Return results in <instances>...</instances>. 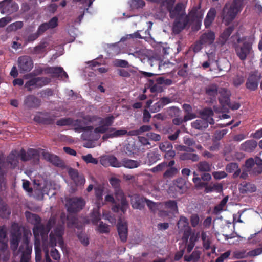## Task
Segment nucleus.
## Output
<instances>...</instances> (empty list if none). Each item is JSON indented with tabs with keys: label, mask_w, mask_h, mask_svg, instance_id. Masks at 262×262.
<instances>
[{
	"label": "nucleus",
	"mask_w": 262,
	"mask_h": 262,
	"mask_svg": "<svg viewBox=\"0 0 262 262\" xmlns=\"http://www.w3.org/2000/svg\"><path fill=\"white\" fill-rule=\"evenodd\" d=\"M145 5L143 0H132L130 2V6L132 10L142 9Z\"/></svg>",
	"instance_id": "79ce46f5"
},
{
	"label": "nucleus",
	"mask_w": 262,
	"mask_h": 262,
	"mask_svg": "<svg viewBox=\"0 0 262 262\" xmlns=\"http://www.w3.org/2000/svg\"><path fill=\"white\" fill-rule=\"evenodd\" d=\"M95 195L96 198V203L97 207L100 208L104 204L103 201L102 190L99 189H96L95 192Z\"/></svg>",
	"instance_id": "de8ad7c7"
},
{
	"label": "nucleus",
	"mask_w": 262,
	"mask_h": 262,
	"mask_svg": "<svg viewBox=\"0 0 262 262\" xmlns=\"http://www.w3.org/2000/svg\"><path fill=\"white\" fill-rule=\"evenodd\" d=\"M212 174L215 180H220L227 177V174L224 171H214Z\"/></svg>",
	"instance_id": "e2e57ef3"
},
{
	"label": "nucleus",
	"mask_w": 262,
	"mask_h": 262,
	"mask_svg": "<svg viewBox=\"0 0 262 262\" xmlns=\"http://www.w3.org/2000/svg\"><path fill=\"white\" fill-rule=\"evenodd\" d=\"M17 62L20 73L30 72L33 67V61L32 58L27 55L19 57Z\"/></svg>",
	"instance_id": "1a4fd4ad"
},
{
	"label": "nucleus",
	"mask_w": 262,
	"mask_h": 262,
	"mask_svg": "<svg viewBox=\"0 0 262 262\" xmlns=\"http://www.w3.org/2000/svg\"><path fill=\"white\" fill-rule=\"evenodd\" d=\"M228 200V198H224L220 203L219 205L215 206L214 207V211L216 212H219L223 210V207L226 205Z\"/></svg>",
	"instance_id": "338daca9"
},
{
	"label": "nucleus",
	"mask_w": 262,
	"mask_h": 262,
	"mask_svg": "<svg viewBox=\"0 0 262 262\" xmlns=\"http://www.w3.org/2000/svg\"><path fill=\"white\" fill-rule=\"evenodd\" d=\"M179 172V169L176 167H168L165 171V177H172Z\"/></svg>",
	"instance_id": "09e8293b"
},
{
	"label": "nucleus",
	"mask_w": 262,
	"mask_h": 262,
	"mask_svg": "<svg viewBox=\"0 0 262 262\" xmlns=\"http://www.w3.org/2000/svg\"><path fill=\"white\" fill-rule=\"evenodd\" d=\"M208 124L206 121L202 119H197L191 123L192 128L200 130H203L208 127Z\"/></svg>",
	"instance_id": "473e14b6"
},
{
	"label": "nucleus",
	"mask_w": 262,
	"mask_h": 262,
	"mask_svg": "<svg viewBox=\"0 0 262 262\" xmlns=\"http://www.w3.org/2000/svg\"><path fill=\"white\" fill-rule=\"evenodd\" d=\"M201 119L204 120L210 125H213L215 123L213 118L214 115L213 110L210 107H205L199 112Z\"/></svg>",
	"instance_id": "aec40b11"
},
{
	"label": "nucleus",
	"mask_w": 262,
	"mask_h": 262,
	"mask_svg": "<svg viewBox=\"0 0 262 262\" xmlns=\"http://www.w3.org/2000/svg\"><path fill=\"white\" fill-rule=\"evenodd\" d=\"M24 242L26 246V251L24 252L22 251L23 247L21 245L19 248V251L21 252L22 253L28 254V256L30 257L32 251V246L29 245V240L25 234L24 235Z\"/></svg>",
	"instance_id": "c03bdc74"
},
{
	"label": "nucleus",
	"mask_w": 262,
	"mask_h": 262,
	"mask_svg": "<svg viewBox=\"0 0 262 262\" xmlns=\"http://www.w3.org/2000/svg\"><path fill=\"white\" fill-rule=\"evenodd\" d=\"M41 149L29 148L26 152L24 149L21 148L20 150V159L24 162L32 160L35 164H37L39 161L40 151H42Z\"/></svg>",
	"instance_id": "6e6552de"
},
{
	"label": "nucleus",
	"mask_w": 262,
	"mask_h": 262,
	"mask_svg": "<svg viewBox=\"0 0 262 262\" xmlns=\"http://www.w3.org/2000/svg\"><path fill=\"white\" fill-rule=\"evenodd\" d=\"M183 234L182 239L184 242L187 243L189 237L192 234V229L190 227H187L186 229H183Z\"/></svg>",
	"instance_id": "3c124183"
},
{
	"label": "nucleus",
	"mask_w": 262,
	"mask_h": 262,
	"mask_svg": "<svg viewBox=\"0 0 262 262\" xmlns=\"http://www.w3.org/2000/svg\"><path fill=\"white\" fill-rule=\"evenodd\" d=\"M52 221L50 219L46 225L41 223L38 225L34 226L33 228V233L35 238V242L38 241L41 237L43 243L47 241L48 233L52 228Z\"/></svg>",
	"instance_id": "39448f33"
},
{
	"label": "nucleus",
	"mask_w": 262,
	"mask_h": 262,
	"mask_svg": "<svg viewBox=\"0 0 262 262\" xmlns=\"http://www.w3.org/2000/svg\"><path fill=\"white\" fill-rule=\"evenodd\" d=\"M173 24L172 31L175 34L180 33L187 25L189 19L188 16H182L180 18H176Z\"/></svg>",
	"instance_id": "4468645a"
},
{
	"label": "nucleus",
	"mask_w": 262,
	"mask_h": 262,
	"mask_svg": "<svg viewBox=\"0 0 262 262\" xmlns=\"http://www.w3.org/2000/svg\"><path fill=\"white\" fill-rule=\"evenodd\" d=\"M178 213L177 203L174 200H169L165 202V216L172 217Z\"/></svg>",
	"instance_id": "a211bd4d"
},
{
	"label": "nucleus",
	"mask_w": 262,
	"mask_h": 262,
	"mask_svg": "<svg viewBox=\"0 0 262 262\" xmlns=\"http://www.w3.org/2000/svg\"><path fill=\"white\" fill-rule=\"evenodd\" d=\"M23 26V21H18L14 22L11 24L8 28L11 31L14 30L16 31L18 29H21Z\"/></svg>",
	"instance_id": "0e129e2a"
},
{
	"label": "nucleus",
	"mask_w": 262,
	"mask_h": 262,
	"mask_svg": "<svg viewBox=\"0 0 262 262\" xmlns=\"http://www.w3.org/2000/svg\"><path fill=\"white\" fill-rule=\"evenodd\" d=\"M109 182L114 189V196L116 200L121 201V204H115L112 210L114 212L118 213L121 211L125 214L129 207V203L126 196L120 186L121 180L116 177H111L109 179Z\"/></svg>",
	"instance_id": "f257e3e1"
},
{
	"label": "nucleus",
	"mask_w": 262,
	"mask_h": 262,
	"mask_svg": "<svg viewBox=\"0 0 262 262\" xmlns=\"http://www.w3.org/2000/svg\"><path fill=\"white\" fill-rule=\"evenodd\" d=\"M40 100L33 95L27 96L24 100V105L29 108H37L40 106Z\"/></svg>",
	"instance_id": "4be33fe9"
},
{
	"label": "nucleus",
	"mask_w": 262,
	"mask_h": 262,
	"mask_svg": "<svg viewBox=\"0 0 262 262\" xmlns=\"http://www.w3.org/2000/svg\"><path fill=\"white\" fill-rule=\"evenodd\" d=\"M180 159L182 160H190L193 162H197L199 160L200 158L197 154L189 152L181 154L180 155Z\"/></svg>",
	"instance_id": "58836bf2"
},
{
	"label": "nucleus",
	"mask_w": 262,
	"mask_h": 262,
	"mask_svg": "<svg viewBox=\"0 0 262 262\" xmlns=\"http://www.w3.org/2000/svg\"><path fill=\"white\" fill-rule=\"evenodd\" d=\"M127 153L128 155L136 153L140 150V147L137 148L135 145V143L134 144H128L126 147Z\"/></svg>",
	"instance_id": "603ef678"
},
{
	"label": "nucleus",
	"mask_w": 262,
	"mask_h": 262,
	"mask_svg": "<svg viewBox=\"0 0 262 262\" xmlns=\"http://www.w3.org/2000/svg\"><path fill=\"white\" fill-rule=\"evenodd\" d=\"M25 214L28 222L33 225L34 226L41 223V220L38 215L32 213L28 211L25 212Z\"/></svg>",
	"instance_id": "cd10ccee"
},
{
	"label": "nucleus",
	"mask_w": 262,
	"mask_h": 262,
	"mask_svg": "<svg viewBox=\"0 0 262 262\" xmlns=\"http://www.w3.org/2000/svg\"><path fill=\"white\" fill-rule=\"evenodd\" d=\"M64 233V229L62 226H58L54 230L53 234L57 237L58 244L61 248L63 247L64 241L62 235Z\"/></svg>",
	"instance_id": "7c9ffc66"
},
{
	"label": "nucleus",
	"mask_w": 262,
	"mask_h": 262,
	"mask_svg": "<svg viewBox=\"0 0 262 262\" xmlns=\"http://www.w3.org/2000/svg\"><path fill=\"white\" fill-rule=\"evenodd\" d=\"M178 189L179 194L183 193L185 191V183L182 179H178L174 183H173Z\"/></svg>",
	"instance_id": "37998d69"
},
{
	"label": "nucleus",
	"mask_w": 262,
	"mask_h": 262,
	"mask_svg": "<svg viewBox=\"0 0 262 262\" xmlns=\"http://www.w3.org/2000/svg\"><path fill=\"white\" fill-rule=\"evenodd\" d=\"M97 230L100 233H108L110 232L109 226L103 222H100Z\"/></svg>",
	"instance_id": "8fccbe9b"
},
{
	"label": "nucleus",
	"mask_w": 262,
	"mask_h": 262,
	"mask_svg": "<svg viewBox=\"0 0 262 262\" xmlns=\"http://www.w3.org/2000/svg\"><path fill=\"white\" fill-rule=\"evenodd\" d=\"M141 165L140 160H134L128 158H123L121 161V167L133 169L139 167Z\"/></svg>",
	"instance_id": "a878e982"
},
{
	"label": "nucleus",
	"mask_w": 262,
	"mask_h": 262,
	"mask_svg": "<svg viewBox=\"0 0 262 262\" xmlns=\"http://www.w3.org/2000/svg\"><path fill=\"white\" fill-rule=\"evenodd\" d=\"M76 186L83 185L85 182V179L82 174H79L75 179L72 180Z\"/></svg>",
	"instance_id": "69168bd1"
},
{
	"label": "nucleus",
	"mask_w": 262,
	"mask_h": 262,
	"mask_svg": "<svg viewBox=\"0 0 262 262\" xmlns=\"http://www.w3.org/2000/svg\"><path fill=\"white\" fill-rule=\"evenodd\" d=\"M85 122L81 119L73 120L72 118L71 125L74 127V130L77 133L81 132L92 133L94 129L92 126H85Z\"/></svg>",
	"instance_id": "2eb2a0df"
},
{
	"label": "nucleus",
	"mask_w": 262,
	"mask_h": 262,
	"mask_svg": "<svg viewBox=\"0 0 262 262\" xmlns=\"http://www.w3.org/2000/svg\"><path fill=\"white\" fill-rule=\"evenodd\" d=\"M42 150V156L47 161L50 162L53 165L60 167L62 166V161L59 157L54 154L46 151L45 149Z\"/></svg>",
	"instance_id": "5701e85b"
},
{
	"label": "nucleus",
	"mask_w": 262,
	"mask_h": 262,
	"mask_svg": "<svg viewBox=\"0 0 262 262\" xmlns=\"http://www.w3.org/2000/svg\"><path fill=\"white\" fill-rule=\"evenodd\" d=\"M218 86L215 84L208 85L205 88L206 94L211 99H215L218 94Z\"/></svg>",
	"instance_id": "c756f323"
},
{
	"label": "nucleus",
	"mask_w": 262,
	"mask_h": 262,
	"mask_svg": "<svg viewBox=\"0 0 262 262\" xmlns=\"http://www.w3.org/2000/svg\"><path fill=\"white\" fill-rule=\"evenodd\" d=\"M51 81V79L48 77H34L25 84L26 88L28 91H31L33 89L40 88L49 84Z\"/></svg>",
	"instance_id": "423d86ee"
},
{
	"label": "nucleus",
	"mask_w": 262,
	"mask_h": 262,
	"mask_svg": "<svg viewBox=\"0 0 262 262\" xmlns=\"http://www.w3.org/2000/svg\"><path fill=\"white\" fill-rule=\"evenodd\" d=\"M1 13L10 14L16 12L18 8V4L12 0H5L0 3Z\"/></svg>",
	"instance_id": "ddd939ff"
},
{
	"label": "nucleus",
	"mask_w": 262,
	"mask_h": 262,
	"mask_svg": "<svg viewBox=\"0 0 262 262\" xmlns=\"http://www.w3.org/2000/svg\"><path fill=\"white\" fill-rule=\"evenodd\" d=\"M193 176V178L192 179V181L194 183L196 188L198 186H202V185H204V184L202 182V181H200V177L196 172L194 171Z\"/></svg>",
	"instance_id": "680f3d73"
},
{
	"label": "nucleus",
	"mask_w": 262,
	"mask_h": 262,
	"mask_svg": "<svg viewBox=\"0 0 262 262\" xmlns=\"http://www.w3.org/2000/svg\"><path fill=\"white\" fill-rule=\"evenodd\" d=\"M220 96L219 98V100L221 104L223 105H225L229 102L230 95L225 89H223L221 91L219 92Z\"/></svg>",
	"instance_id": "c9c22d12"
},
{
	"label": "nucleus",
	"mask_w": 262,
	"mask_h": 262,
	"mask_svg": "<svg viewBox=\"0 0 262 262\" xmlns=\"http://www.w3.org/2000/svg\"><path fill=\"white\" fill-rule=\"evenodd\" d=\"M105 201L106 202H109L112 203L113 205L112 206V208L115 204H121V201H118L116 200V199L114 198L113 195L112 194H108L105 196Z\"/></svg>",
	"instance_id": "bf43d9fd"
},
{
	"label": "nucleus",
	"mask_w": 262,
	"mask_h": 262,
	"mask_svg": "<svg viewBox=\"0 0 262 262\" xmlns=\"http://www.w3.org/2000/svg\"><path fill=\"white\" fill-rule=\"evenodd\" d=\"M19 158H20V152H18L16 150H14L8 156L7 161L8 163L15 167L18 163Z\"/></svg>",
	"instance_id": "bb28decb"
},
{
	"label": "nucleus",
	"mask_w": 262,
	"mask_h": 262,
	"mask_svg": "<svg viewBox=\"0 0 262 262\" xmlns=\"http://www.w3.org/2000/svg\"><path fill=\"white\" fill-rule=\"evenodd\" d=\"M156 81L157 83L151 86L150 88V91L151 93L155 92H162L163 91L162 87L161 84L164 83V77H160L156 78Z\"/></svg>",
	"instance_id": "e433bc0d"
},
{
	"label": "nucleus",
	"mask_w": 262,
	"mask_h": 262,
	"mask_svg": "<svg viewBox=\"0 0 262 262\" xmlns=\"http://www.w3.org/2000/svg\"><path fill=\"white\" fill-rule=\"evenodd\" d=\"M99 126L96 127L94 132L95 134H105L107 132H111L112 137H118L124 136L127 134L125 129L117 130L115 128L109 127L112 126L114 122L115 117L111 115L105 118H99Z\"/></svg>",
	"instance_id": "f03ea898"
},
{
	"label": "nucleus",
	"mask_w": 262,
	"mask_h": 262,
	"mask_svg": "<svg viewBox=\"0 0 262 262\" xmlns=\"http://www.w3.org/2000/svg\"><path fill=\"white\" fill-rule=\"evenodd\" d=\"M233 37L237 39L236 41L233 43L236 54L241 60L245 61L253 53L252 43L246 37H240L238 33L232 36V38Z\"/></svg>",
	"instance_id": "7ed1b4c3"
},
{
	"label": "nucleus",
	"mask_w": 262,
	"mask_h": 262,
	"mask_svg": "<svg viewBox=\"0 0 262 262\" xmlns=\"http://www.w3.org/2000/svg\"><path fill=\"white\" fill-rule=\"evenodd\" d=\"M82 159L86 163H93V164H96L98 163L97 159L93 158L92 155L91 154H88L86 155L82 156Z\"/></svg>",
	"instance_id": "864d4df0"
},
{
	"label": "nucleus",
	"mask_w": 262,
	"mask_h": 262,
	"mask_svg": "<svg viewBox=\"0 0 262 262\" xmlns=\"http://www.w3.org/2000/svg\"><path fill=\"white\" fill-rule=\"evenodd\" d=\"M100 162L102 165L105 166L108 164L114 167H121V161H119L117 158L113 155H107L103 157L100 160Z\"/></svg>",
	"instance_id": "412c9836"
},
{
	"label": "nucleus",
	"mask_w": 262,
	"mask_h": 262,
	"mask_svg": "<svg viewBox=\"0 0 262 262\" xmlns=\"http://www.w3.org/2000/svg\"><path fill=\"white\" fill-rule=\"evenodd\" d=\"M49 45V43L45 40H41L40 43L34 47L31 50V52L33 54H41L43 53L46 51V48Z\"/></svg>",
	"instance_id": "c85d7f7f"
},
{
	"label": "nucleus",
	"mask_w": 262,
	"mask_h": 262,
	"mask_svg": "<svg viewBox=\"0 0 262 262\" xmlns=\"http://www.w3.org/2000/svg\"><path fill=\"white\" fill-rule=\"evenodd\" d=\"M146 199V198L138 194L133 195L130 200L132 208L134 209H143L145 205Z\"/></svg>",
	"instance_id": "f3484780"
},
{
	"label": "nucleus",
	"mask_w": 262,
	"mask_h": 262,
	"mask_svg": "<svg viewBox=\"0 0 262 262\" xmlns=\"http://www.w3.org/2000/svg\"><path fill=\"white\" fill-rule=\"evenodd\" d=\"M215 15V9L213 8L210 9L204 20V25L206 28H208L210 27L212 21L214 20Z\"/></svg>",
	"instance_id": "72a5a7b5"
},
{
	"label": "nucleus",
	"mask_w": 262,
	"mask_h": 262,
	"mask_svg": "<svg viewBox=\"0 0 262 262\" xmlns=\"http://www.w3.org/2000/svg\"><path fill=\"white\" fill-rule=\"evenodd\" d=\"M243 7V0H234L231 4H226L223 10L224 19L229 22L232 21Z\"/></svg>",
	"instance_id": "20e7f679"
},
{
	"label": "nucleus",
	"mask_w": 262,
	"mask_h": 262,
	"mask_svg": "<svg viewBox=\"0 0 262 262\" xmlns=\"http://www.w3.org/2000/svg\"><path fill=\"white\" fill-rule=\"evenodd\" d=\"M260 78V74L258 71H255L251 72L247 78L246 87L250 91H255L257 89L258 81Z\"/></svg>",
	"instance_id": "f8f14e48"
},
{
	"label": "nucleus",
	"mask_w": 262,
	"mask_h": 262,
	"mask_svg": "<svg viewBox=\"0 0 262 262\" xmlns=\"http://www.w3.org/2000/svg\"><path fill=\"white\" fill-rule=\"evenodd\" d=\"M35 251L36 262H41L42 259L41 250L40 247L37 245L36 242L35 243Z\"/></svg>",
	"instance_id": "4d7b16f0"
},
{
	"label": "nucleus",
	"mask_w": 262,
	"mask_h": 262,
	"mask_svg": "<svg viewBox=\"0 0 262 262\" xmlns=\"http://www.w3.org/2000/svg\"><path fill=\"white\" fill-rule=\"evenodd\" d=\"M233 30L234 27L232 26H230L224 30L220 35V40L222 44L225 43L233 31Z\"/></svg>",
	"instance_id": "4c0bfd02"
},
{
	"label": "nucleus",
	"mask_w": 262,
	"mask_h": 262,
	"mask_svg": "<svg viewBox=\"0 0 262 262\" xmlns=\"http://www.w3.org/2000/svg\"><path fill=\"white\" fill-rule=\"evenodd\" d=\"M200 179L202 182L208 183L211 180V176L208 172H203L200 174Z\"/></svg>",
	"instance_id": "774afa93"
},
{
	"label": "nucleus",
	"mask_w": 262,
	"mask_h": 262,
	"mask_svg": "<svg viewBox=\"0 0 262 262\" xmlns=\"http://www.w3.org/2000/svg\"><path fill=\"white\" fill-rule=\"evenodd\" d=\"M211 164L206 161H200L196 164L198 170L201 172H210L211 171Z\"/></svg>",
	"instance_id": "f704fd0d"
},
{
	"label": "nucleus",
	"mask_w": 262,
	"mask_h": 262,
	"mask_svg": "<svg viewBox=\"0 0 262 262\" xmlns=\"http://www.w3.org/2000/svg\"><path fill=\"white\" fill-rule=\"evenodd\" d=\"M167 193L169 196L171 198H176L177 194H179L177 188L173 184L169 187Z\"/></svg>",
	"instance_id": "13d9d810"
},
{
	"label": "nucleus",
	"mask_w": 262,
	"mask_h": 262,
	"mask_svg": "<svg viewBox=\"0 0 262 262\" xmlns=\"http://www.w3.org/2000/svg\"><path fill=\"white\" fill-rule=\"evenodd\" d=\"M56 116L49 112H39L38 115H36L34 120L40 124L43 125H52L55 122Z\"/></svg>",
	"instance_id": "9b49d317"
},
{
	"label": "nucleus",
	"mask_w": 262,
	"mask_h": 262,
	"mask_svg": "<svg viewBox=\"0 0 262 262\" xmlns=\"http://www.w3.org/2000/svg\"><path fill=\"white\" fill-rule=\"evenodd\" d=\"M147 157L148 158V164L150 165L156 163L160 159L159 154L154 151L148 153Z\"/></svg>",
	"instance_id": "a18cd8bd"
},
{
	"label": "nucleus",
	"mask_w": 262,
	"mask_h": 262,
	"mask_svg": "<svg viewBox=\"0 0 262 262\" xmlns=\"http://www.w3.org/2000/svg\"><path fill=\"white\" fill-rule=\"evenodd\" d=\"M180 111V109L176 106L170 107L167 109V113L171 117L179 116Z\"/></svg>",
	"instance_id": "052dcab7"
},
{
	"label": "nucleus",
	"mask_w": 262,
	"mask_h": 262,
	"mask_svg": "<svg viewBox=\"0 0 262 262\" xmlns=\"http://www.w3.org/2000/svg\"><path fill=\"white\" fill-rule=\"evenodd\" d=\"M91 218L92 224L97 225L101 220L100 213L99 212H94L92 213Z\"/></svg>",
	"instance_id": "6e6d98bb"
},
{
	"label": "nucleus",
	"mask_w": 262,
	"mask_h": 262,
	"mask_svg": "<svg viewBox=\"0 0 262 262\" xmlns=\"http://www.w3.org/2000/svg\"><path fill=\"white\" fill-rule=\"evenodd\" d=\"M178 227L180 230L182 231L183 229H186L189 226L188 219L185 216H181L177 224Z\"/></svg>",
	"instance_id": "49530a36"
},
{
	"label": "nucleus",
	"mask_w": 262,
	"mask_h": 262,
	"mask_svg": "<svg viewBox=\"0 0 262 262\" xmlns=\"http://www.w3.org/2000/svg\"><path fill=\"white\" fill-rule=\"evenodd\" d=\"M85 201L81 197H72L67 201V207L68 212L77 213L83 209Z\"/></svg>",
	"instance_id": "0eeeda50"
},
{
	"label": "nucleus",
	"mask_w": 262,
	"mask_h": 262,
	"mask_svg": "<svg viewBox=\"0 0 262 262\" xmlns=\"http://www.w3.org/2000/svg\"><path fill=\"white\" fill-rule=\"evenodd\" d=\"M171 18H180L182 15L187 16L185 13V6L182 2L178 3L174 7L169 11Z\"/></svg>",
	"instance_id": "dca6fc26"
},
{
	"label": "nucleus",
	"mask_w": 262,
	"mask_h": 262,
	"mask_svg": "<svg viewBox=\"0 0 262 262\" xmlns=\"http://www.w3.org/2000/svg\"><path fill=\"white\" fill-rule=\"evenodd\" d=\"M139 142L140 144V145H139V147H140V150L139 151H142V152H144L145 150V148H141L142 146H146L147 147V149H149L152 147V146L150 145V143L148 141V139L145 137L142 136H139Z\"/></svg>",
	"instance_id": "a19ab883"
},
{
	"label": "nucleus",
	"mask_w": 262,
	"mask_h": 262,
	"mask_svg": "<svg viewBox=\"0 0 262 262\" xmlns=\"http://www.w3.org/2000/svg\"><path fill=\"white\" fill-rule=\"evenodd\" d=\"M21 237V233L19 230L14 231L12 232L10 240V247L12 250L16 251L17 249Z\"/></svg>",
	"instance_id": "393cba45"
},
{
	"label": "nucleus",
	"mask_w": 262,
	"mask_h": 262,
	"mask_svg": "<svg viewBox=\"0 0 262 262\" xmlns=\"http://www.w3.org/2000/svg\"><path fill=\"white\" fill-rule=\"evenodd\" d=\"M117 228L120 239L123 243L126 242L128 237L127 224L120 221L118 222Z\"/></svg>",
	"instance_id": "6ab92c4d"
},
{
	"label": "nucleus",
	"mask_w": 262,
	"mask_h": 262,
	"mask_svg": "<svg viewBox=\"0 0 262 262\" xmlns=\"http://www.w3.org/2000/svg\"><path fill=\"white\" fill-rule=\"evenodd\" d=\"M45 74H51L52 78H57L59 80H64L69 78L67 72L61 67H48L45 68Z\"/></svg>",
	"instance_id": "9d476101"
},
{
	"label": "nucleus",
	"mask_w": 262,
	"mask_h": 262,
	"mask_svg": "<svg viewBox=\"0 0 262 262\" xmlns=\"http://www.w3.org/2000/svg\"><path fill=\"white\" fill-rule=\"evenodd\" d=\"M215 36L213 31H208L204 33L200 37V41L201 43H203L204 46L210 45L212 44L215 40Z\"/></svg>",
	"instance_id": "b1692460"
},
{
	"label": "nucleus",
	"mask_w": 262,
	"mask_h": 262,
	"mask_svg": "<svg viewBox=\"0 0 262 262\" xmlns=\"http://www.w3.org/2000/svg\"><path fill=\"white\" fill-rule=\"evenodd\" d=\"M71 118H63L56 122V125L60 126L71 125Z\"/></svg>",
	"instance_id": "5fc2aeb1"
},
{
	"label": "nucleus",
	"mask_w": 262,
	"mask_h": 262,
	"mask_svg": "<svg viewBox=\"0 0 262 262\" xmlns=\"http://www.w3.org/2000/svg\"><path fill=\"white\" fill-rule=\"evenodd\" d=\"M10 214L11 209L7 203L0 207V217L2 219H8Z\"/></svg>",
	"instance_id": "ea45409f"
},
{
	"label": "nucleus",
	"mask_w": 262,
	"mask_h": 262,
	"mask_svg": "<svg viewBox=\"0 0 262 262\" xmlns=\"http://www.w3.org/2000/svg\"><path fill=\"white\" fill-rule=\"evenodd\" d=\"M256 141L253 140H247L242 144V149L246 152H251L257 147Z\"/></svg>",
	"instance_id": "2f4dec72"
}]
</instances>
